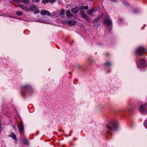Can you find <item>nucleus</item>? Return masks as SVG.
Segmentation results:
<instances>
[{"instance_id":"obj_1","label":"nucleus","mask_w":147,"mask_h":147,"mask_svg":"<svg viewBox=\"0 0 147 147\" xmlns=\"http://www.w3.org/2000/svg\"><path fill=\"white\" fill-rule=\"evenodd\" d=\"M145 52V49L142 46L138 47L135 51L136 54V63H137V61H139L138 64V68H140L141 70L146 67V64L145 61L142 59L140 57L144 56Z\"/></svg>"},{"instance_id":"obj_2","label":"nucleus","mask_w":147,"mask_h":147,"mask_svg":"<svg viewBox=\"0 0 147 147\" xmlns=\"http://www.w3.org/2000/svg\"><path fill=\"white\" fill-rule=\"evenodd\" d=\"M118 126V124L116 121H111L108 125H106V127L109 131L115 130Z\"/></svg>"},{"instance_id":"obj_3","label":"nucleus","mask_w":147,"mask_h":147,"mask_svg":"<svg viewBox=\"0 0 147 147\" xmlns=\"http://www.w3.org/2000/svg\"><path fill=\"white\" fill-rule=\"evenodd\" d=\"M28 91L30 94H31V92H33V90L32 89L31 87L28 85H25L22 88L21 91L23 97H24V94L25 91Z\"/></svg>"},{"instance_id":"obj_4","label":"nucleus","mask_w":147,"mask_h":147,"mask_svg":"<svg viewBox=\"0 0 147 147\" xmlns=\"http://www.w3.org/2000/svg\"><path fill=\"white\" fill-rule=\"evenodd\" d=\"M139 110L140 113L142 114L147 113V104L141 105L139 108Z\"/></svg>"},{"instance_id":"obj_5","label":"nucleus","mask_w":147,"mask_h":147,"mask_svg":"<svg viewBox=\"0 0 147 147\" xmlns=\"http://www.w3.org/2000/svg\"><path fill=\"white\" fill-rule=\"evenodd\" d=\"M109 18V16L107 15V17L106 18H104V22L105 23V24L109 27L110 29L111 30V24L112 22L111 20L110 19H108Z\"/></svg>"},{"instance_id":"obj_6","label":"nucleus","mask_w":147,"mask_h":147,"mask_svg":"<svg viewBox=\"0 0 147 147\" xmlns=\"http://www.w3.org/2000/svg\"><path fill=\"white\" fill-rule=\"evenodd\" d=\"M38 8L36 5H32L30 6V10L31 11H33L34 10H36L34 12L35 14H36L39 13V11L38 10Z\"/></svg>"},{"instance_id":"obj_7","label":"nucleus","mask_w":147,"mask_h":147,"mask_svg":"<svg viewBox=\"0 0 147 147\" xmlns=\"http://www.w3.org/2000/svg\"><path fill=\"white\" fill-rule=\"evenodd\" d=\"M18 126L20 132H23L24 130V125L22 122L18 124Z\"/></svg>"},{"instance_id":"obj_8","label":"nucleus","mask_w":147,"mask_h":147,"mask_svg":"<svg viewBox=\"0 0 147 147\" xmlns=\"http://www.w3.org/2000/svg\"><path fill=\"white\" fill-rule=\"evenodd\" d=\"M18 6L20 8H21L23 9L26 11H29V9L28 7L23 5H22L20 4H18Z\"/></svg>"},{"instance_id":"obj_9","label":"nucleus","mask_w":147,"mask_h":147,"mask_svg":"<svg viewBox=\"0 0 147 147\" xmlns=\"http://www.w3.org/2000/svg\"><path fill=\"white\" fill-rule=\"evenodd\" d=\"M41 14L43 15H47L48 16H50L51 15V13L48 11L47 10L42 11L41 12Z\"/></svg>"},{"instance_id":"obj_10","label":"nucleus","mask_w":147,"mask_h":147,"mask_svg":"<svg viewBox=\"0 0 147 147\" xmlns=\"http://www.w3.org/2000/svg\"><path fill=\"white\" fill-rule=\"evenodd\" d=\"M96 9L94 8L92 9H91L87 11V13L89 15H91L94 12L96 11Z\"/></svg>"},{"instance_id":"obj_11","label":"nucleus","mask_w":147,"mask_h":147,"mask_svg":"<svg viewBox=\"0 0 147 147\" xmlns=\"http://www.w3.org/2000/svg\"><path fill=\"white\" fill-rule=\"evenodd\" d=\"M55 0H42V2L44 4L47 3H53L55 2Z\"/></svg>"},{"instance_id":"obj_12","label":"nucleus","mask_w":147,"mask_h":147,"mask_svg":"<svg viewBox=\"0 0 147 147\" xmlns=\"http://www.w3.org/2000/svg\"><path fill=\"white\" fill-rule=\"evenodd\" d=\"M67 23L68 25L72 26L75 25L76 24V22L74 20H69L67 22Z\"/></svg>"},{"instance_id":"obj_13","label":"nucleus","mask_w":147,"mask_h":147,"mask_svg":"<svg viewBox=\"0 0 147 147\" xmlns=\"http://www.w3.org/2000/svg\"><path fill=\"white\" fill-rule=\"evenodd\" d=\"M79 10L78 7H76L74 8H73L71 9V11L74 13H78Z\"/></svg>"},{"instance_id":"obj_14","label":"nucleus","mask_w":147,"mask_h":147,"mask_svg":"<svg viewBox=\"0 0 147 147\" xmlns=\"http://www.w3.org/2000/svg\"><path fill=\"white\" fill-rule=\"evenodd\" d=\"M20 1L25 4L29 3L30 2V0H21Z\"/></svg>"},{"instance_id":"obj_15","label":"nucleus","mask_w":147,"mask_h":147,"mask_svg":"<svg viewBox=\"0 0 147 147\" xmlns=\"http://www.w3.org/2000/svg\"><path fill=\"white\" fill-rule=\"evenodd\" d=\"M23 143L24 144H26V145H28V140L26 138L24 139V140L23 142Z\"/></svg>"},{"instance_id":"obj_16","label":"nucleus","mask_w":147,"mask_h":147,"mask_svg":"<svg viewBox=\"0 0 147 147\" xmlns=\"http://www.w3.org/2000/svg\"><path fill=\"white\" fill-rule=\"evenodd\" d=\"M104 108V107L102 105H98V109L99 110L101 111L102 109H103Z\"/></svg>"},{"instance_id":"obj_17","label":"nucleus","mask_w":147,"mask_h":147,"mask_svg":"<svg viewBox=\"0 0 147 147\" xmlns=\"http://www.w3.org/2000/svg\"><path fill=\"white\" fill-rule=\"evenodd\" d=\"M10 136L13 139H16V136L15 134L12 133L11 135Z\"/></svg>"},{"instance_id":"obj_18","label":"nucleus","mask_w":147,"mask_h":147,"mask_svg":"<svg viewBox=\"0 0 147 147\" xmlns=\"http://www.w3.org/2000/svg\"><path fill=\"white\" fill-rule=\"evenodd\" d=\"M81 16L82 17L85 19L87 17L86 14L85 13H82L81 14Z\"/></svg>"},{"instance_id":"obj_19","label":"nucleus","mask_w":147,"mask_h":147,"mask_svg":"<svg viewBox=\"0 0 147 147\" xmlns=\"http://www.w3.org/2000/svg\"><path fill=\"white\" fill-rule=\"evenodd\" d=\"M16 14L19 16H21L22 15V13L20 11H18L16 12Z\"/></svg>"},{"instance_id":"obj_20","label":"nucleus","mask_w":147,"mask_h":147,"mask_svg":"<svg viewBox=\"0 0 147 147\" xmlns=\"http://www.w3.org/2000/svg\"><path fill=\"white\" fill-rule=\"evenodd\" d=\"M66 13L67 16H71L70 15V12L69 10H67L66 11Z\"/></svg>"},{"instance_id":"obj_21","label":"nucleus","mask_w":147,"mask_h":147,"mask_svg":"<svg viewBox=\"0 0 147 147\" xmlns=\"http://www.w3.org/2000/svg\"><path fill=\"white\" fill-rule=\"evenodd\" d=\"M65 12V10L64 9H62L61 11V12H60V14L61 15H63L64 14Z\"/></svg>"},{"instance_id":"obj_22","label":"nucleus","mask_w":147,"mask_h":147,"mask_svg":"<svg viewBox=\"0 0 147 147\" xmlns=\"http://www.w3.org/2000/svg\"><path fill=\"white\" fill-rule=\"evenodd\" d=\"M98 21V18H96L94 19L93 21H92V22L93 23H96Z\"/></svg>"},{"instance_id":"obj_23","label":"nucleus","mask_w":147,"mask_h":147,"mask_svg":"<svg viewBox=\"0 0 147 147\" xmlns=\"http://www.w3.org/2000/svg\"><path fill=\"white\" fill-rule=\"evenodd\" d=\"M105 65L107 66H109L111 65V63L109 62H107L105 63Z\"/></svg>"},{"instance_id":"obj_24","label":"nucleus","mask_w":147,"mask_h":147,"mask_svg":"<svg viewBox=\"0 0 147 147\" xmlns=\"http://www.w3.org/2000/svg\"><path fill=\"white\" fill-rule=\"evenodd\" d=\"M144 127L147 129V121H145L144 123Z\"/></svg>"},{"instance_id":"obj_25","label":"nucleus","mask_w":147,"mask_h":147,"mask_svg":"<svg viewBox=\"0 0 147 147\" xmlns=\"http://www.w3.org/2000/svg\"><path fill=\"white\" fill-rule=\"evenodd\" d=\"M85 19H86V21L87 22H90V19L88 17H87Z\"/></svg>"},{"instance_id":"obj_26","label":"nucleus","mask_w":147,"mask_h":147,"mask_svg":"<svg viewBox=\"0 0 147 147\" xmlns=\"http://www.w3.org/2000/svg\"><path fill=\"white\" fill-rule=\"evenodd\" d=\"M32 1L33 2H38L40 1V0H32Z\"/></svg>"},{"instance_id":"obj_27","label":"nucleus","mask_w":147,"mask_h":147,"mask_svg":"<svg viewBox=\"0 0 147 147\" xmlns=\"http://www.w3.org/2000/svg\"><path fill=\"white\" fill-rule=\"evenodd\" d=\"M84 8L86 10H87L88 9V6H85L84 7Z\"/></svg>"},{"instance_id":"obj_28","label":"nucleus","mask_w":147,"mask_h":147,"mask_svg":"<svg viewBox=\"0 0 147 147\" xmlns=\"http://www.w3.org/2000/svg\"><path fill=\"white\" fill-rule=\"evenodd\" d=\"M124 3L125 5H128V3H127V2H124Z\"/></svg>"},{"instance_id":"obj_29","label":"nucleus","mask_w":147,"mask_h":147,"mask_svg":"<svg viewBox=\"0 0 147 147\" xmlns=\"http://www.w3.org/2000/svg\"><path fill=\"white\" fill-rule=\"evenodd\" d=\"M111 2H115V0H110Z\"/></svg>"},{"instance_id":"obj_30","label":"nucleus","mask_w":147,"mask_h":147,"mask_svg":"<svg viewBox=\"0 0 147 147\" xmlns=\"http://www.w3.org/2000/svg\"><path fill=\"white\" fill-rule=\"evenodd\" d=\"M40 22H42V23H45V22L44 21H40Z\"/></svg>"},{"instance_id":"obj_31","label":"nucleus","mask_w":147,"mask_h":147,"mask_svg":"<svg viewBox=\"0 0 147 147\" xmlns=\"http://www.w3.org/2000/svg\"><path fill=\"white\" fill-rule=\"evenodd\" d=\"M93 0H87V1H93Z\"/></svg>"},{"instance_id":"obj_32","label":"nucleus","mask_w":147,"mask_h":147,"mask_svg":"<svg viewBox=\"0 0 147 147\" xmlns=\"http://www.w3.org/2000/svg\"><path fill=\"white\" fill-rule=\"evenodd\" d=\"M120 20L121 21H122V20L120 19L119 20V21Z\"/></svg>"},{"instance_id":"obj_33","label":"nucleus","mask_w":147,"mask_h":147,"mask_svg":"<svg viewBox=\"0 0 147 147\" xmlns=\"http://www.w3.org/2000/svg\"><path fill=\"white\" fill-rule=\"evenodd\" d=\"M72 132V131H70V132Z\"/></svg>"}]
</instances>
